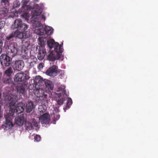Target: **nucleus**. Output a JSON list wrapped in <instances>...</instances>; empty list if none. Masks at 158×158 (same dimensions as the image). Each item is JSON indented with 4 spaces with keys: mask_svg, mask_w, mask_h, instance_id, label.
Wrapping results in <instances>:
<instances>
[{
    "mask_svg": "<svg viewBox=\"0 0 158 158\" xmlns=\"http://www.w3.org/2000/svg\"><path fill=\"white\" fill-rule=\"evenodd\" d=\"M47 109V108L46 106L45 105H43L40 106L39 108V111L43 113L46 111Z\"/></svg>",
    "mask_w": 158,
    "mask_h": 158,
    "instance_id": "31",
    "label": "nucleus"
},
{
    "mask_svg": "<svg viewBox=\"0 0 158 158\" xmlns=\"http://www.w3.org/2000/svg\"><path fill=\"white\" fill-rule=\"evenodd\" d=\"M27 86L26 84H20L17 87V89L18 93L20 94L25 95L26 92V88Z\"/></svg>",
    "mask_w": 158,
    "mask_h": 158,
    "instance_id": "17",
    "label": "nucleus"
},
{
    "mask_svg": "<svg viewBox=\"0 0 158 158\" xmlns=\"http://www.w3.org/2000/svg\"><path fill=\"white\" fill-rule=\"evenodd\" d=\"M22 17L24 18L26 20H28L29 18V15L27 14H25L23 15H22Z\"/></svg>",
    "mask_w": 158,
    "mask_h": 158,
    "instance_id": "44",
    "label": "nucleus"
},
{
    "mask_svg": "<svg viewBox=\"0 0 158 158\" xmlns=\"http://www.w3.org/2000/svg\"><path fill=\"white\" fill-rule=\"evenodd\" d=\"M41 138L40 136L38 135H36L34 137V141L35 142H39L41 140Z\"/></svg>",
    "mask_w": 158,
    "mask_h": 158,
    "instance_id": "36",
    "label": "nucleus"
},
{
    "mask_svg": "<svg viewBox=\"0 0 158 158\" xmlns=\"http://www.w3.org/2000/svg\"><path fill=\"white\" fill-rule=\"evenodd\" d=\"M43 67V64L41 63H40L38 66V69H42Z\"/></svg>",
    "mask_w": 158,
    "mask_h": 158,
    "instance_id": "46",
    "label": "nucleus"
},
{
    "mask_svg": "<svg viewBox=\"0 0 158 158\" xmlns=\"http://www.w3.org/2000/svg\"><path fill=\"white\" fill-rule=\"evenodd\" d=\"M3 45V42L2 39H0V53L2 51V47Z\"/></svg>",
    "mask_w": 158,
    "mask_h": 158,
    "instance_id": "42",
    "label": "nucleus"
},
{
    "mask_svg": "<svg viewBox=\"0 0 158 158\" xmlns=\"http://www.w3.org/2000/svg\"><path fill=\"white\" fill-rule=\"evenodd\" d=\"M45 30L46 36L44 37L46 38L47 37L48 35H52L53 32V29L51 27L46 26L45 27Z\"/></svg>",
    "mask_w": 158,
    "mask_h": 158,
    "instance_id": "21",
    "label": "nucleus"
},
{
    "mask_svg": "<svg viewBox=\"0 0 158 158\" xmlns=\"http://www.w3.org/2000/svg\"><path fill=\"white\" fill-rule=\"evenodd\" d=\"M49 54L48 55V59L50 61H54L56 60L55 55L54 54L52 51H49Z\"/></svg>",
    "mask_w": 158,
    "mask_h": 158,
    "instance_id": "24",
    "label": "nucleus"
},
{
    "mask_svg": "<svg viewBox=\"0 0 158 158\" xmlns=\"http://www.w3.org/2000/svg\"><path fill=\"white\" fill-rule=\"evenodd\" d=\"M54 121H56L58 120L60 118V115L59 114H54Z\"/></svg>",
    "mask_w": 158,
    "mask_h": 158,
    "instance_id": "38",
    "label": "nucleus"
},
{
    "mask_svg": "<svg viewBox=\"0 0 158 158\" xmlns=\"http://www.w3.org/2000/svg\"><path fill=\"white\" fill-rule=\"evenodd\" d=\"M36 2H39V0H34Z\"/></svg>",
    "mask_w": 158,
    "mask_h": 158,
    "instance_id": "50",
    "label": "nucleus"
},
{
    "mask_svg": "<svg viewBox=\"0 0 158 158\" xmlns=\"http://www.w3.org/2000/svg\"><path fill=\"white\" fill-rule=\"evenodd\" d=\"M36 53H38L37 57L40 60H42L46 54L45 49H40V47L37 46L35 48Z\"/></svg>",
    "mask_w": 158,
    "mask_h": 158,
    "instance_id": "10",
    "label": "nucleus"
},
{
    "mask_svg": "<svg viewBox=\"0 0 158 158\" xmlns=\"http://www.w3.org/2000/svg\"><path fill=\"white\" fill-rule=\"evenodd\" d=\"M64 88V87L62 88L61 87L59 88V90L61 91V92L57 94V96H58L59 98L56 99V100L57 104L60 105L63 104L64 102L65 101L64 98H60V97H61L62 95L64 96L66 94V90Z\"/></svg>",
    "mask_w": 158,
    "mask_h": 158,
    "instance_id": "8",
    "label": "nucleus"
},
{
    "mask_svg": "<svg viewBox=\"0 0 158 158\" xmlns=\"http://www.w3.org/2000/svg\"><path fill=\"white\" fill-rule=\"evenodd\" d=\"M10 0H1V4L2 5H8Z\"/></svg>",
    "mask_w": 158,
    "mask_h": 158,
    "instance_id": "35",
    "label": "nucleus"
},
{
    "mask_svg": "<svg viewBox=\"0 0 158 158\" xmlns=\"http://www.w3.org/2000/svg\"><path fill=\"white\" fill-rule=\"evenodd\" d=\"M28 78H27L26 75L23 73H18L16 74L14 77V80L15 82H22V83H25L27 79Z\"/></svg>",
    "mask_w": 158,
    "mask_h": 158,
    "instance_id": "6",
    "label": "nucleus"
},
{
    "mask_svg": "<svg viewBox=\"0 0 158 158\" xmlns=\"http://www.w3.org/2000/svg\"><path fill=\"white\" fill-rule=\"evenodd\" d=\"M14 31H13L11 33L7 35L5 39L6 44H10V46L12 44H10V43L14 40L16 38ZM15 42H14V43ZM14 43H13V44ZM13 44V43H12Z\"/></svg>",
    "mask_w": 158,
    "mask_h": 158,
    "instance_id": "16",
    "label": "nucleus"
},
{
    "mask_svg": "<svg viewBox=\"0 0 158 158\" xmlns=\"http://www.w3.org/2000/svg\"><path fill=\"white\" fill-rule=\"evenodd\" d=\"M22 2H23V6H26L28 2V1L27 0H23Z\"/></svg>",
    "mask_w": 158,
    "mask_h": 158,
    "instance_id": "45",
    "label": "nucleus"
},
{
    "mask_svg": "<svg viewBox=\"0 0 158 158\" xmlns=\"http://www.w3.org/2000/svg\"><path fill=\"white\" fill-rule=\"evenodd\" d=\"M35 107L32 101H29L27 103L26 108V112L27 113L30 112Z\"/></svg>",
    "mask_w": 158,
    "mask_h": 158,
    "instance_id": "20",
    "label": "nucleus"
},
{
    "mask_svg": "<svg viewBox=\"0 0 158 158\" xmlns=\"http://www.w3.org/2000/svg\"><path fill=\"white\" fill-rule=\"evenodd\" d=\"M5 24V22L4 21H0V29L4 27Z\"/></svg>",
    "mask_w": 158,
    "mask_h": 158,
    "instance_id": "39",
    "label": "nucleus"
},
{
    "mask_svg": "<svg viewBox=\"0 0 158 158\" xmlns=\"http://www.w3.org/2000/svg\"><path fill=\"white\" fill-rule=\"evenodd\" d=\"M59 73L60 74V76L62 77L64 75V71L62 70H60L59 71Z\"/></svg>",
    "mask_w": 158,
    "mask_h": 158,
    "instance_id": "43",
    "label": "nucleus"
},
{
    "mask_svg": "<svg viewBox=\"0 0 158 158\" xmlns=\"http://www.w3.org/2000/svg\"><path fill=\"white\" fill-rule=\"evenodd\" d=\"M47 44L50 48L49 51H51V49L54 48V51H57V48L59 47L60 45L57 42H55L53 39H51L47 42Z\"/></svg>",
    "mask_w": 158,
    "mask_h": 158,
    "instance_id": "14",
    "label": "nucleus"
},
{
    "mask_svg": "<svg viewBox=\"0 0 158 158\" xmlns=\"http://www.w3.org/2000/svg\"><path fill=\"white\" fill-rule=\"evenodd\" d=\"M20 4V3L19 2L15 1L14 3V8L19 7Z\"/></svg>",
    "mask_w": 158,
    "mask_h": 158,
    "instance_id": "40",
    "label": "nucleus"
},
{
    "mask_svg": "<svg viewBox=\"0 0 158 158\" xmlns=\"http://www.w3.org/2000/svg\"><path fill=\"white\" fill-rule=\"evenodd\" d=\"M36 88V90L35 93L37 98V100L36 99V101H37V102H38L39 100L41 101H46L48 97V93L42 89V88L41 87H37Z\"/></svg>",
    "mask_w": 158,
    "mask_h": 158,
    "instance_id": "4",
    "label": "nucleus"
},
{
    "mask_svg": "<svg viewBox=\"0 0 158 158\" xmlns=\"http://www.w3.org/2000/svg\"><path fill=\"white\" fill-rule=\"evenodd\" d=\"M34 82L35 85V88L37 87H41L44 85V80L40 76H36L34 80Z\"/></svg>",
    "mask_w": 158,
    "mask_h": 158,
    "instance_id": "11",
    "label": "nucleus"
},
{
    "mask_svg": "<svg viewBox=\"0 0 158 158\" xmlns=\"http://www.w3.org/2000/svg\"><path fill=\"white\" fill-rule=\"evenodd\" d=\"M41 18L42 19H44L45 20V17L44 15H41Z\"/></svg>",
    "mask_w": 158,
    "mask_h": 158,
    "instance_id": "49",
    "label": "nucleus"
},
{
    "mask_svg": "<svg viewBox=\"0 0 158 158\" xmlns=\"http://www.w3.org/2000/svg\"><path fill=\"white\" fill-rule=\"evenodd\" d=\"M22 57L23 60H26V62H28L29 57L27 55V53H25L22 56Z\"/></svg>",
    "mask_w": 158,
    "mask_h": 158,
    "instance_id": "33",
    "label": "nucleus"
},
{
    "mask_svg": "<svg viewBox=\"0 0 158 158\" xmlns=\"http://www.w3.org/2000/svg\"><path fill=\"white\" fill-rule=\"evenodd\" d=\"M58 68L57 66L53 65L47 70L46 73L49 76L54 77L57 74Z\"/></svg>",
    "mask_w": 158,
    "mask_h": 158,
    "instance_id": "9",
    "label": "nucleus"
},
{
    "mask_svg": "<svg viewBox=\"0 0 158 158\" xmlns=\"http://www.w3.org/2000/svg\"><path fill=\"white\" fill-rule=\"evenodd\" d=\"M72 104V101L71 98H68L67 101L66 107L65 108H64L65 112L66 111L65 110V109H68L70 108V106Z\"/></svg>",
    "mask_w": 158,
    "mask_h": 158,
    "instance_id": "25",
    "label": "nucleus"
},
{
    "mask_svg": "<svg viewBox=\"0 0 158 158\" xmlns=\"http://www.w3.org/2000/svg\"><path fill=\"white\" fill-rule=\"evenodd\" d=\"M9 100V112L12 115H14L15 113L16 114H19L23 112L25 108V105L22 102H20L17 105L15 106V105L18 99L16 95H11L8 97Z\"/></svg>",
    "mask_w": 158,
    "mask_h": 158,
    "instance_id": "2",
    "label": "nucleus"
},
{
    "mask_svg": "<svg viewBox=\"0 0 158 158\" xmlns=\"http://www.w3.org/2000/svg\"><path fill=\"white\" fill-rule=\"evenodd\" d=\"M44 85L45 84V86L48 89L49 88L51 90H52L53 88H51V82L50 81L47 80H44Z\"/></svg>",
    "mask_w": 158,
    "mask_h": 158,
    "instance_id": "29",
    "label": "nucleus"
},
{
    "mask_svg": "<svg viewBox=\"0 0 158 158\" xmlns=\"http://www.w3.org/2000/svg\"><path fill=\"white\" fill-rule=\"evenodd\" d=\"M18 49V44L14 43L9 47L7 54H2L1 55L0 61L3 69H5L11 64L12 57L17 54Z\"/></svg>",
    "mask_w": 158,
    "mask_h": 158,
    "instance_id": "1",
    "label": "nucleus"
},
{
    "mask_svg": "<svg viewBox=\"0 0 158 158\" xmlns=\"http://www.w3.org/2000/svg\"><path fill=\"white\" fill-rule=\"evenodd\" d=\"M30 64L29 65V68H31L32 67H34V65L36 64V62H34L33 61H30V63H28Z\"/></svg>",
    "mask_w": 158,
    "mask_h": 158,
    "instance_id": "41",
    "label": "nucleus"
},
{
    "mask_svg": "<svg viewBox=\"0 0 158 158\" xmlns=\"http://www.w3.org/2000/svg\"><path fill=\"white\" fill-rule=\"evenodd\" d=\"M33 18H34V20L33 21V23L34 24H36V26H40V23L39 21V19L37 17L34 18V16H33Z\"/></svg>",
    "mask_w": 158,
    "mask_h": 158,
    "instance_id": "30",
    "label": "nucleus"
},
{
    "mask_svg": "<svg viewBox=\"0 0 158 158\" xmlns=\"http://www.w3.org/2000/svg\"><path fill=\"white\" fill-rule=\"evenodd\" d=\"M45 30V27L40 28L37 29L35 30V32L39 35H44V36H46Z\"/></svg>",
    "mask_w": 158,
    "mask_h": 158,
    "instance_id": "22",
    "label": "nucleus"
},
{
    "mask_svg": "<svg viewBox=\"0 0 158 158\" xmlns=\"http://www.w3.org/2000/svg\"><path fill=\"white\" fill-rule=\"evenodd\" d=\"M28 26L25 23H23L22 20L20 19H17L14 22L11 26V28L14 29L17 28V30L22 31H26L28 29Z\"/></svg>",
    "mask_w": 158,
    "mask_h": 158,
    "instance_id": "3",
    "label": "nucleus"
},
{
    "mask_svg": "<svg viewBox=\"0 0 158 158\" xmlns=\"http://www.w3.org/2000/svg\"><path fill=\"white\" fill-rule=\"evenodd\" d=\"M24 64L22 60H17L15 62L14 65V69L18 71H20L23 68Z\"/></svg>",
    "mask_w": 158,
    "mask_h": 158,
    "instance_id": "13",
    "label": "nucleus"
},
{
    "mask_svg": "<svg viewBox=\"0 0 158 158\" xmlns=\"http://www.w3.org/2000/svg\"><path fill=\"white\" fill-rule=\"evenodd\" d=\"M38 40L39 41L38 44L40 45L39 46L40 47V49H45V46L46 44V41H44L42 38L39 37Z\"/></svg>",
    "mask_w": 158,
    "mask_h": 158,
    "instance_id": "23",
    "label": "nucleus"
},
{
    "mask_svg": "<svg viewBox=\"0 0 158 158\" xmlns=\"http://www.w3.org/2000/svg\"><path fill=\"white\" fill-rule=\"evenodd\" d=\"M39 119L42 123L48 124L50 121V115L47 113H45L41 115Z\"/></svg>",
    "mask_w": 158,
    "mask_h": 158,
    "instance_id": "15",
    "label": "nucleus"
},
{
    "mask_svg": "<svg viewBox=\"0 0 158 158\" xmlns=\"http://www.w3.org/2000/svg\"><path fill=\"white\" fill-rule=\"evenodd\" d=\"M42 11L41 10H38L35 9L34 10L33 13V16H38L40 15L42 13Z\"/></svg>",
    "mask_w": 158,
    "mask_h": 158,
    "instance_id": "32",
    "label": "nucleus"
},
{
    "mask_svg": "<svg viewBox=\"0 0 158 158\" xmlns=\"http://www.w3.org/2000/svg\"><path fill=\"white\" fill-rule=\"evenodd\" d=\"M63 43L60 45L58 48H57V51H54L56 53V60L59 59L61 56V53L63 51Z\"/></svg>",
    "mask_w": 158,
    "mask_h": 158,
    "instance_id": "18",
    "label": "nucleus"
},
{
    "mask_svg": "<svg viewBox=\"0 0 158 158\" xmlns=\"http://www.w3.org/2000/svg\"><path fill=\"white\" fill-rule=\"evenodd\" d=\"M43 6V4L40 3L39 4H35L34 7L36 9L38 10H41V11H42Z\"/></svg>",
    "mask_w": 158,
    "mask_h": 158,
    "instance_id": "27",
    "label": "nucleus"
},
{
    "mask_svg": "<svg viewBox=\"0 0 158 158\" xmlns=\"http://www.w3.org/2000/svg\"><path fill=\"white\" fill-rule=\"evenodd\" d=\"M13 69L11 67H9L5 70L4 73V76L7 77L6 79H3V81L4 83H8L13 73Z\"/></svg>",
    "mask_w": 158,
    "mask_h": 158,
    "instance_id": "7",
    "label": "nucleus"
},
{
    "mask_svg": "<svg viewBox=\"0 0 158 158\" xmlns=\"http://www.w3.org/2000/svg\"><path fill=\"white\" fill-rule=\"evenodd\" d=\"M16 38H17L20 39H26L28 37L29 35L26 32L22 31L17 30L14 31Z\"/></svg>",
    "mask_w": 158,
    "mask_h": 158,
    "instance_id": "12",
    "label": "nucleus"
},
{
    "mask_svg": "<svg viewBox=\"0 0 158 158\" xmlns=\"http://www.w3.org/2000/svg\"><path fill=\"white\" fill-rule=\"evenodd\" d=\"M54 110L55 112H58V108L57 107H56L54 108Z\"/></svg>",
    "mask_w": 158,
    "mask_h": 158,
    "instance_id": "48",
    "label": "nucleus"
},
{
    "mask_svg": "<svg viewBox=\"0 0 158 158\" xmlns=\"http://www.w3.org/2000/svg\"><path fill=\"white\" fill-rule=\"evenodd\" d=\"M13 115H12V114H10V112L5 115L6 121L5 122L3 125V126L5 127V128L9 129L13 126V124L12 123V119Z\"/></svg>",
    "mask_w": 158,
    "mask_h": 158,
    "instance_id": "5",
    "label": "nucleus"
},
{
    "mask_svg": "<svg viewBox=\"0 0 158 158\" xmlns=\"http://www.w3.org/2000/svg\"><path fill=\"white\" fill-rule=\"evenodd\" d=\"M37 61V59L35 57L33 56H32L29 57L28 63H30V61H31L36 62Z\"/></svg>",
    "mask_w": 158,
    "mask_h": 158,
    "instance_id": "34",
    "label": "nucleus"
},
{
    "mask_svg": "<svg viewBox=\"0 0 158 158\" xmlns=\"http://www.w3.org/2000/svg\"><path fill=\"white\" fill-rule=\"evenodd\" d=\"M2 112L1 110V107L0 106V119L2 117Z\"/></svg>",
    "mask_w": 158,
    "mask_h": 158,
    "instance_id": "47",
    "label": "nucleus"
},
{
    "mask_svg": "<svg viewBox=\"0 0 158 158\" xmlns=\"http://www.w3.org/2000/svg\"><path fill=\"white\" fill-rule=\"evenodd\" d=\"M31 123L32 124V126H33V127H38V123L35 119H33Z\"/></svg>",
    "mask_w": 158,
    "mask_h": 158,
    "instance_id": "37",
    "label": "nucleus"
},
{
    "mask_svg": "<svg viewBox=\"0 0 158 158\" xmlns=\"http://www.w3.org/2000/svg\"><path fill=\"white\" fill-rule=\"evenodd\" d=\"M25 118L23 115L15 118V123L19 126H22L24 121Z\"/></svg>",
    "mask_w": 158,
    "mask_h": 158,
    "instance_id": "19",
    "label": "nucleus"
},
{
    "mask_svg": "<svg viewBox=\"0 0 158 158\" xmlns=\"http://www.w3.org/2000/svg\"><path fill=\"white\" fill-rule=\"evenodd\" d=\"M23 46L26 49H28L31 46L30 42L29 41H23L22 42Z\"/></svg>",
    "mask_w": 158,
    "mask_h": 158,
    "instance_id": "26",
    "label": "nucleus"
},
{
    "mask_svg": "<svg viewBox=\"0 0 158 158\" xmlns=\"http://www.w3.org/2000/svg\"><path fill=\"white\" fill-rule=\"evenodd\" d=\"M25 129L27 130L33 129V126H32V124L30 122H26L25 124Z\"/></svg>",
    "mask_w": 158,
    "mask_h": 158,
    "instance_id": "28",
    "label": "nucleus"
}]
</instances>
